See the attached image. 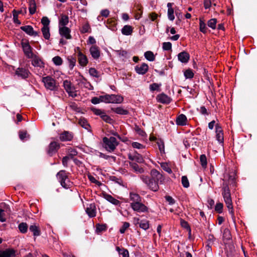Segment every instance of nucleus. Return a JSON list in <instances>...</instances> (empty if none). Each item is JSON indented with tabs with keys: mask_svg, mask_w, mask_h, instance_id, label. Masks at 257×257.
<instances>
[{
	"mask_svg": "<svg viewBox=\"0 0 257 257\" xmlns=\"http://www.w3.org/2000/svg\"><path fill=\"white\" fill-rule=\"evenodd\" d=\"M71 30L67 27H62L59 28V34L62 37H64L67 39H71L72 37L70 35Z\"/></svg>",
	"mask_w": 257,
	"mask_h": 257,
	"instance_id": "obj_14",
	"label": "nucleus"
},
{
	"mask_svg": "<svg viewBox=\"0 0 257 257\" xmlns=\"http://www.w3.org/2000/svg\"><path fill=\"white\" fill-rule=\"evenodd\" d=\"M200 161L202 167L205 168L207 164L206 156L205 155H201L200 157Z\"/></svg>",
	"mask_w": 257,
	"mask_h": 257,
	"instance_id": "obj_48",
	"label": "nucleus"
},
{
	"mask_svg": "<svg viewBox=\"0 0 257 257\" xmlns=\"http://www.w3.org/2000/svg\"><path fill=\"white\" fill-rule=\"evenodd\" d=\"M129 165L137 173H142L144 172V169L140 167L139 165L135 163L130 162Z\"/></svg>",
	"mask_w": 257,
	"mask_h": 257,
	"instance_id": "obj_32",
	"label": "nucleus"
},
{
	"mask_svg": "<svg viewBox=\"0 0 257 257\" xmlns=\"http://www.w3.org/2000/svg\"><path fill=\"white\" fill-rule=\"evenodd\" d=\"M223 204L221 203H217L215 207V210L218 213H221L222 212Z\"/></svg>",
	"mask_w": 257,
	"mask_h": 257,
	"instance_id": "obj_60",
	"label": "nucleus"
},
{
	"mask_svg": "<svg viewBox=\"0 0 257 257\" xmlns=\"http://www.w3.org/2000/svg\"><path fill=\"white\" fill-rule=\"evenodd\" d=\"M139 226L142 229L146 230L149 229L150 226L149 221L146 219L141 220Z\"/></svg>",
	"mask_w": 257,
	"mask_h": 257,
	"instance_id": "obj_35",
	"label": "nucleus"
},
{
	"mask_svg": "<svg viewBox=\"0 0 257 257\" xmlns=\"http://www.w3.org/2000/svg\"><path fill=\"white\" fill-rule=\"evenodd\" d=\"M15 75L18 77L23 79H25L29 77L30 72L28 69L23 67H19L15 71Z\"/></svg>",
	"mask_w": 257,
	"mask_h": 257,
	"instance_id": "obj_9",
	"label": "nucleus"
},
{
	"mask_svg": "<svg viewBox=\"0 0 257 257\" xmlns=\"http://www.w3.org/2000/svg\"><path fill=\"white\" fill-rule=\"evenodd\" d=\"M90 29V27L88 23H85L83 25L81 29V32L82 33H88Z\"/></svg>",
	"mask_w": 257,
	"mask_h": 257,
	"instance_id": "obj_53",
	"label": "nucleus"
},
{
	"mask_svg": "<svg viewBox=\"0 0 257 257\" xmlns=\"http://www.w3.org/2000/svg\"><path fill=\"white\" fill-rule=\"evenodd\" d=\"M111 110L113 112L118 114L127 115L128 113V111L127 109H124L121 106L117 107H111Z\"/></svg>",
	"mask_w": 257,
	"mask_h": 257,
	"instance_id": "obj_27",
	"label": "nucleus"
},
{
	"mask_svg": "<svg viewBox=\"0 0 257 257\" xmlns=\"http://www.w3.org/2000/svg\"><path fill=\"white\" fill-rule=\"evenodd\" d=\"M36 3L35 0H29V10L30 15L34 14L36 12Z\"/></svg>",
	"mask_w": 257,
	"mask_h": 257,
	"instance_id": "obj_30",
	"label": "nucleus"
},
{
	"mask_svg": "<svg viewBox=\"0 0 257 257\" xmlns=\"http://www.w3.org/2000/svg\"><path fill=\"white\" fill-rule=\"evenodd\" d=\"M89 51L93 59H97L100 57V51L97 46L95 45L92 46L90 48Z\"/></svg>",
	"mask_w": 257,
	"mask_h": 257,
	"instance_id": "obj_22",
	"label": "nucleus"
},
{
	"mask_svg": "<svg viewBox=\"0 0 257 257\" xmlns=\"http://www.w3.org/2000/svg\"><path fill=\"white\" fill-rule=\"evenodd\" d=\"M22 48L26 56L28 58H32L34 54L32 51V48L28 42H22Z\"/></svg>",
	"mask_w": 257,
	"mask_h": 257,
	"instance_id": "obj_11",
	"label": "nucleus"
},
{
	"mask_svg": "<svg viewBox=\"0 0 257 257\" xmlns=\"http://www.w3.org/2000/svg\"><path fill=\"white\" fill-rule=\"evenodd\" d=\"M173 3H168L167 4V7H168V19L170 20L173 21L175 17L174 15V9L172 8Z\"/></svg>",
	"mask_w": 257,
	"mask_h": 257,
	"instance_id": "obj_28",
	"label": "nucleus"
},
{
	"mask_svg": "<svg viewBox=\"0 0 257 257\" xmlns=\"http://www.w3.org/2000/svg\"><path fill=\"white\" fill-rule=\"evenodd\" d=\"M101 98V95L99 97H94L91 99V102L92 103H93L94 104H98L101 102H103V101L101 100L102 99Z\"/></svg>",
	"mask_w": 257,
	"mask_h": 257,
	"instance_id": "obj_58",
	"label": "nucleus"
},
{
	"mask_svg": "<svg viewBox=\"0 0 257 257\" xmlns=\"http://www.w3.org/2000/svg\"><path fill=\"white\" fill-rule=\"evenodd\" d=\"M136 131L140 136L143 137H145L147 136L146 133L139 127H136Z\"/></svg>",
	"mask_w": 257,
	"mask_h": 257,
	"instance_id": "obj_63",
	"label": "nucleus"
},
{
	"mask_svg": "<svg viewBox=\"0 0 257 257\" xmlns=\"http://www.w3.org/2000/svg\"><path fill=\"white\" fill-rule=\"evenodd\" d=\"M32 60V64L35 67L42 68L44 67V63L42 59L36 55H34Z\"/></svg>",
	"mask_w": 257,
	"mask_h": 257,
	"instance_id": "obj_16",
	"label": "nucleus"
},
{
	"mask_svg": "<svg viewBox=\"0 0 257 257\" xmlns=\"http://www.w3.org/2000/svg\"><path fill=\"white\" fill-rule=\"evenodd\" d=\"M156 100L158 102L168 104L172 100V98L164 93H161L156 96Z\"/></svg>",
	"mask_w": 257,
	"mask_h": 257,
	"instance_id": "obj_10",
	"label": "nucleus"
},
{
	"mask_svg": "<svg viewBox=\"0 0 257 257\" xmlns=\"http://www.w3.org/2000/svg\"><path fill=\"white\" fill-rule=\"evenodd\" d=\"M151 175L153 178H154L158 183H162L164 180L163 175L156 170H152Z\"/></svg>",
	"mask_w": 257,
	"mask_h": 257,
	"instance_id": "obj_26",
	"label": "nucleus"
},
{
	"mask_svg": "<svg viewBox=\"0 0 257 257\" xmlns=\"http://www.w3.org/2000/svg\"><path fill=\"white\" fill-rule=\"evenodd\" d=\"M184 75L186 79H191L194 77V73L190 69H188L184 72Z\"/></svg>",
	"mask_w": 257,
	"mask_h": 257,
	"instance_id": "obj_40",
	"label": "nucleus"
},
{
	"mask_svg": "<svg viewBox=\"0 0 257 257\" xmlns=\"http://www.w3.org/2000/svg\"><path fill=\"white\" fill-rule=\"evenodd\" d=\"M102 143L103 147L110 153L113 152L118 145V142L114 137H104Z\"/></svg>",
	"mask_w": 257,
	"mask_h": 257,
	"instance_id": "obj_3",
	"label": "nucleus"
},
{
	"mask_svg": "<svg viewBox=\"0 0 257 257\" xmlns=\"http://www.w3.org/2000/svg\"><path fill=\"white\" fill-rule=\"evenodd\" d=\"M222 183V192L224 202L228 209L229 212L231 214H233V206L232 203V200L231 198V194L229 188V185L235 183V174L234 173H231L229 174L224 175Z\"/></svg>",
	"mask_w": 257,
	"mask_h": 257,
	"instance_id": "obj_1",
	"label": "nucleus"
},
{
	"mask_svg": "<svg viewBox=\"0 0 257 257\" xmlns=\"http://www.w3.org/2000/svg\"><path fill=\"white\" fill-rule=\"evenodd\" d=\"M68 153L69 156L72 158L74 156H76L78 153L76 149L70 148L68 150Z\"/></svg>",
	"mask_w": 257,
	"mask_h": 257,
	"instance_id": "obj_56",
	"label": "nucleus"
},
{
	"mask_svg": "<svg viewBox=\"0 0 257 257\" xmlns=\"http://www.w3.org/2000/svg\"><path fill=\"white\" fill-rule=\"evenodd\" d=\"M130 226V223L127 222H124L123 223V225L119 229V232L120 233L122 234L124 233L126 230L127 228H128Z\"/></svg>",
	"mask_w": 257,
	"mask_h": 257,
	"instance_id": "obj_54",
	"label": "nucleus"
},
{
	"mask_svg": "<svg viewBox=\"0 0 257 257\" xmlns=\"http://www.w3.org/2000/svg\"><path fill=\"white\" fill-rule=\"evenodd\" d=\"M130 206L134 211L139 213L148 211V208L142 202V198L138 194L130 192Z\"/></svg>",
	"mask_w": 257,
	"mask_h": 257,
	"instance_id": "obj_2",
	"label": "nucleus"
},
{
	"mask_svg": "<svg viewBox=\"0 0 257 257\" xmlns=\"http://www.w3.org/2000/svg\"><path fill=\"white\" fill-rule=\"evenodd\" d=\"M101 118L107 123H111L112 121V119L109 115H107L106 113Z\"/></svg>",
	"mask_w": 257,
	"mask_h": 257,
	"instance_id": "obj_57",
	"label": "nucleus"
},
{
	"mask_svg": "<svg viewBox=\"0 0 257 257\" xmlns=\"http://www.w3.org/2000/svg\"><path fill=\"white\" fill-rule=\"evenodd\" d=\"M101 100L105 103H120L123 100V98L119 95L106 94L101 95Z\"/></svg>",
	"mask_w": 257,
	"mask_h": 257,
	"instance_id": "obj_5",
	"label": "nucleus"
},
{
	"mask_svg": "<svg viewBox=\"0 0 257 257\" xmlns=\"http://www.w3.org/2000/svg\"><path fill=\"white\" fill-rule=\"evenodd\" d=\"M16 251L14 249L8 248L0 252V257H15Z\"/></svg>",
	"mask_w": 257,
	"mask_h": 257,
	"instance_id": "obj_21",
	"label": "nucleus"
},
{
	"mask_svg": "<svg viewBox=\"0 0 257 257\" xmlns=\"http://www.w3.org/2000/svg\"><path fill=\"white\" fill-rule=\"evenodd\" d=\"M92 110L95 114L100 116V117L105 113L103 110L96 108H92Z\"/></svg>",
	"mask_w": 257,
	"mask_h": 257,
	"instance_id": "obj_50",
	"label": "nucleus"
},
{
	"mask_svg": "<svg viewBox=\"0 0 257 257\" xmlns=\"http://www.w3.org/2000/svg\"><path fill=\"white\" fill-rule=\"evenodd\" d=\"M73 136L72 133L68 131H64L60 134L59 139L62 142L70 141L73 139Z\"/></svg>",
	"mask_w": 257,
	"mask_h": 257,
	"instance_id": "obj_19",
	"label": "nucleus"
},
{
	"mask_svg": "<svg viewBox=\"0 0 257 257\" xmlns=\"http://www.w3.org/2000/svg\"><path fill=\"white\" fill-rule=\"evenodd\" d=\"M199 29L200 31L203 33H206L207 32V28L205 23L201 19L199 21Z\"/></svg>",
	"mask_w": 257,
	"mask_h": 257,
	"instance_id": "obj_42",
	"label": "nucleus"
},
{
	"mask_svg": "<svg viewBox=\"0 0 257 257\" xmlns=\"http://www.w3.org/2000/svg\"><path fill=\"white\" fill-rule=\"evenodd\" d=\"M162 48L164 51H170L172 50V44L171 42H164L162 44Z\"/></svg>",
	"mask_w": 257,
	"mask_h": 257,
	"instance_id": "obj_46",
	"label": "nucleus"
},
{
	"mask_svg": "<svg viewBox=\"0 0 257 257\" xmlns=\"http://www.w3.org/2000/svg\"><path fill=\"white\" fill-rule=\"evenodd\" d=\"M79 124L84 128L89 131L90 128V125L88 123L86 119L85 118H80L79 120Z\"/></svg>",
	"mask_w": 257,
	"mask_h": 257,
	"instance_id": "obj_34",
	"label": "nucleus"
},
{
	"mask_svg": "<svg viewBox=\"0 0 257 257\" xmlns=\"http://www.w3.org/2000/svg\"><path fill=\"white\" fill-rule=\"evenodd\" d=\"M135 154V161L137 162L138 163H143L144 161V159L142 155L139 154V153L135 152L134 153Z\"/></svg>",
	"mask_w": 257,
	"mask_h": 257,
	"instance_id": "obj_55",
	"label": "nucleus"
},
{
	"mask_svg": "<svg viewBox=\"0 0 257 257\" xmlns=\"http://www.w3.org/2000/svg\"><path fill=\"white\" fill-rule=\"evenodd\" d=\"M50 20L47 17H43L41 19V23L43 25V27H49Z\"/></svg>",
	"mask_w": 257,
	"mask_h": 257,
	"instance_id": "obj_51",
	"label": "nucleus"
},
{
	"mask_svg": "<svg viewBox=\"0 0 257 257\" xmlns=\"http://www.w3.org/2000/svg\"><path fill=\"white\" fill-rule=\"evenodd\" d=\"M104 198L107 201L110 202L113 205H116V206H120L121 202L119 200H117L116 199L113 197L111 195L108 194H104Z\"/></svg>",
	"mask_w": 257,
	"mask_h": 257,
	"instance_id": "obj_25",
	"label": "nucleus"
},
{
	"mask_svg": "<svg viewBox=\"0 0 257 257\" xmlns=\"http://www.w3.org/2000/svg\"><path fill=\"white\" fill-rule=\"evenodd\" d=\"M19 229L22 233H26L28 229L27 224L24 222L21 223L19 225Z\"/></svg>",
	"mask_w": 257,
	"mask_h": 257,
	"instance_id": "obj_43",
	"label": "nucleus"
},
{
	"mask_svg": "<svg viewBox=\"0 0 257 257\" xmlns=\"http://www.w3.org/2000/svg\"><path fill=\"white\" fill-rule=\"evenodd\" d=\"M223 237L227 240H229L231 238L230 232L228 229H224L223 232Z\"/></svg>",
	"mask_w": 257,
	"mask_h": 257,
	"instance_id": "obj_62",
	"label": "nucleus"
},
{
	"mask_svg": "<svg viewBox=\"0 0 257 257\" xmlns=\"http://www.w3.org/2000/svg\"><path fill=\"white\" fill-rule=\"evenodd\" d=\"M132 145L134 148H136V149H142L145 148V147L143 145H142L138 142H133L132 143Z\"/></svg>",
	"mask_w": 257,
	"mask_h": 257,
	"instance_id": "obj_61",
	"label": "nucleus"
},
{
	"mask_svg": "<svg viewBox=\"0 0 257 257\" xmlns=\"http://www.w3.org/2000/svg\"><path fill=\"white\" fill-rule=\"evenodd\" d=\"M86 212L90 217L96 216V207L94 204H90L86 208Z\"/></svg>",
	"mask_w": 257,
	"mask_h": 257,
	"instance_id": "obj_20",
	"label": "nucleus"
},
{
	"mask_svg": "<svg viewBox=\"0 0 257 257\" xmlns=\"http://www.w3.org/2000/svg\"><path fill=\"white\" fill-rule=\"evenodd\" d=\"M59 148L60 144L59 143L56 142H52L49 145L47 153L49 155L51 156L56 153Z\"/></svg>",
	"mask_w": 257,
	"mask_h": 257,
	"instance_id": "obj_12",
	"label": "nucleus"
},
{
	"mask_svg": "<svg viewBox=\"0 0 257 257\" xmlns=\"http://www.w3.org/2000/svg\"><path fill=\"white\" fill-rule=\"evenodd\" d=\"M116 250L120 255H122V257H129V253L127 249L120 248L119 247L117 246L116 247Z\"/></svg>",
	"mask_w": 257,
	"mask_h": 257,
	"instance_id": "obj_33",
	"label": "nucleus"
},
{
	"mask_svg": "<svg viewBox=\"0 0 257 257\" xmlns=\"http://www.w3.org/2000/svg\"><path fill=\"white\" fill-rule=\"evenodd\" d=\"M165 199L169 205H173L175 203V200L170 196H165Z\"/></svg>",
	"mask_w": 257,
	"mask_h": 257,
	"instance_id": "obj_64",
	"label": "nucleus"
},
{
	"mask_svg": "<svg viewBox=\"0 0 257 257\" xmlns=\"http://www.w3.org/2000/svg\"><path fill=\"white\" fill-rule=\"evenodd\" d=\"M142 180L150 189L153 191H157L159 188L158 183L154 178H150L147 176L142 175L141 177Z\"/></svg>",
	"mask_w": 257,
	"mask_h": 257,
	"instance_id": "obj_7",
	"label": "nucleus"
},
{
	"mask_svg": "<svg viewBox=\"0 0 257 257\" xmlns=\"http://www.w3.org/2000/svg\"><path fill=\"white\" fill-rule=\"evenodd\" d=\"M42 82L45 87L51 91H55L57 89V85L55 79L50 76H47L42 78Z\"/></svg>",
	"mask_w": 257,
	"mask_h": 257,
	"instance_id": "obj_6",
	"label": "nucleus"
},
{
	"mask_svg": "<svg viewBox=\"0 0 257 257\" xmlns=\"http://www.w3.org/2000/svg\"><path fill=\"white\" fill-rule=\"evenodd\" d=\"M161 167L164 171H165L166 172H168L169 174H171L172 172L171 169L166 163H162L161 164Z\"/></svg>",
	"mask_w": 257,
	"mask_h": 257,
	"instance_id": "obj_59",
	"label": "nucleus"
},
{
	"mask_svg": "<svg viewBox=\"0 0 257 257\" xmlns=\"http://www.w3.org/2000/svg\"><path fill=\"white\" fill-rule=\"evenodd\" d=\"M21 29L31 36H37L38 35V33L34 30L31 26L27 25L22 26Z\"/></svg>",
	"mask_w": 257,
	"mask_h": 257,
	"instance_id": "obj_18",
	"label": "nucleus"
},
{
	"mask_svg": "<svg viewBox=\"0 0 257 257\" xmlns=\"http://www.w3.org/2000/svg\"><path fill=\"white\" fill-rule=\"evenodd\" d=\"M69 23V18L67 16L62 15L59 21V28L66 27Z\"/></svg>",
	"mask_w": 257,
	"mask_h": 257,
	"instance_id": "obj_29",
	"label": "nucleus"
},
{
	"mask_svg": "<svg viewBox=\"0 0 257 257\" xmlns=\"http://www.w3.org/2000/svg\"><path fill=\"white\" fill-rule=\"evenodd\" d=\"M178 59L179 61L182 63H187L190 59V55L186 51H183L179 53L178 55Z\"/></svg>",
	"mask_w": 257,
	"mask_h": 257,
	"instance_id": "obj_17",
	"label": "nucleus"
},
{
	"mask_svg": "<svg viewBox=\"0 0 257 257\" xmlns=\"http://www.w3.org/2000/svg\"><path fill=\"white\" fill-rule=\"evenodd\" d=\"M161 83H153L150 85V90L151 91L153 92L154 91H160V87L161 86Z\"/></svg>",
	"mask_w": 257,
	"mask_h": 257,
	"instance_id": "obj_38",
	"label": "nucleus"
},
{
	"mask_svg": "<svg viewBox=\"0 0 257 257\" xmlns=\"http://www.w3.org/2000/svg\"><path fill=\"white\" fill-rule=\"evenodd\" d=\"M187 117L183 114L179 115L176 120V124L180 126H184L187 124Z\"/></svg>",
	"mask_w": 257,
	"mask_h": 257,
	"instance_id": "obj_24",
	"label": "nucleus"
},
{
	"mask_svg": "<svg viewBox=\"0 0 257 257\" xmlns=\"http://www.w3.org/2000/svg\"><path fill=\"white\" fill-rule=\"evenodd\" d=\"M63 86L69 96L72 97H75L77 96V94L75 90V87L70 81L68 80L63 81Z\"/></svg>",
	"mask_w": 257,
	"mask_h": 257,
	"instance_id": "obj_8",
	"label": "nucleus"
},
{
	"mask_svg": "<svg viewBox=\"0 0 257 257\" xmlns=\"http://www.w3.org/2000/svg\"><path fill=\"white\" fill-rule=\"evenodd\" d=\"M217 23V20L216 19H211L208 21L207 25L208 26L212 29H215L216 28Z\"/></svg>",
	"mask_w": 257,
	"mask_h": 257,
	"instance_id": "obj_44",
	"label": "nucleus"
},
{
	"mask_svg": "<svg viewBox=\"0 0 257 257\" xmlns=\"http://www.w3.org/2000/svg\"><path fill=\"white\" fill-rule=\"evenodd\" d=\"M133 28L130 25H125L121 29V33L125 36L131 35L133 33Z\"/></svg>",
	"mask_w": 257,
	"mask_h": 257,
	"instance_id": "obj_31",
	"label": "nucleus"
},
{
	"mask_svg": "<svg viewBox=\"0 0 257 257\" xmlns=\"http://www.w3.org/2000/svg\"><path fill=\"white\" fill-rule=\"evenodd\" d=\"M181 182L184 188H187L189 187L190 184L188 179L186 176H183L182 177Z\"/></svg>",
	"mask_w": 257,
	"mask_h": 257,
	"instance_id": "obj_45",
	"label": "nucleus"
},
{
	"mask_svg": "<svg viewBox=\"0 0 257 257\" xmlns=\"http://www.w3.org/2000/svg\"><path fill=\"white\" fill-rule=\"evenodd\" d=\"M77 57L79 64L81 66L84 67L87 64L88 62V59L86 56L84 55L81 52H78Z\"/></svg>",
	"mask_w": 257,
	"mask_h": 257,
	"instance_id": "obj_23",
	"label": "nucleus"
},
{
	"mask_svg": "<svg viewBox=\"0 0 257 257\" xmlns=\"http://www.w3.org/2000/svg\"><path fill=\"white\" fill-rule=\"evenodd\" d=\"M106 229V225L105 224H97L96 225V232L100 233Z\"/></svg>",
	"mask_w": 257,
	"mask_h": 257,
	"instance_id": "obj_41",
	"label": "nucleus"
},
{
	"mask_svg": "<svg viewBox=\"0 0 257 257\" xmlns=\"http://www.w3.org/2000/svg\"><path fill=\"white\" fill-rule=\"evenodd\" d=\"M145 58L149 61H154L155 59V57L154 53L150 51L146 52L144 53Z\"/></svg>",
	"mask_w": 257,
	"mask_h": 257,
	"instance_id": "obj_37",
	"label": "nucleus"
},
{
	"mask_svg": "<svg viewBox=\"0 0 257 257\" xmlns=\"http://www.w3.org/2000/svg\"><path fill=\"white\" fill-rule=\"evenodd\" d=\"M57 177L63 188L68 189L72 186L73 183L70 181L65 170L60 171L57 174Z\"/></svg>",
	"mask_w": 257,
	"mask_h": 257,
	"instance_id": "obj_4",
	"label": "nucleus"
},
{
	"mask_svg": "<svg viewBox=\"0 0 257 257\" xmlns=\"http://www.w3.org/2000/svg\"><path fill=\"white\" fill-rule=\"evenodd\" d=\"M180 224L182 227L186 229L189 232H191L190 227L188 223L186 221H185L182 219H180Z\"/></svg>",
	"mask_w": 257,
	"mask_h": 257,
	"instance_id": "obj_47",
	"label": "nucleus"
},
{
	"mask_svg": "<svg viewBox=\"0 0 257 257\" xmlns=\"http://www.w3.org/2000/svg\"><path fill=\"white\" fill-rule=\"evenodd\" d=\"M89 73L90 75L93 77L98 78V72L94 68H90L89 69Z\"/></svg>",
	"mask_w": 257,
	"mask_h": 257,
	"instance_id": "obj_52",
	"label": "nucleus"
},
{
	"mask_svg": "<svg viewBox=\"0 0 257 257\" xmlns=\"http://www.w3.org/2000/svg\"><path fill=\"white\" fill-rule=\"evenodd\" d=\"M135 70L137 73L140 75H144L148 72L149 66L146 63H143L141 65H137L135 68Z\"/></svg>",
	"mask_w": 257,
	"mask_h": 257,
	"instance_id": "obj_13",
	"label": "nucleus"
},
{
	"mask_svg": "<svg viewBox=\"0 0 257 257\" xmlns=\"http://www.w3.org/2000/svg\"><path fill=\"white\" fill-rule=\"evenodd\" d=\"M41 31L44 38L46 40L49 39L50 37L49 27H42Z\"/></svg>",
	"mask_w": 257,
	"mask_h": 257,
	"instance_id": "obj_36",
	"label": "nucleus"
},
{
	"mask_svg": "<svg viewBox=\"0 0 257 257\" xmlns=\"http://www.w3.org/2000/svg\"><path fill=\"white\" fill-rule=\"evenodd\" d=\"M30 230L33 232V235L36 236L40 235V231L38 226L35 225H31L29 228Z\"/></svg>",
	"mask_w": 257,
	"mask_h": 257,
	"instance_id": "obj_39",
	"label": "nucleus"
},
{
	"mask_svg": "<svg viewBox=\"0 0 257 257\" xmlns=\"http://www.w3.org/2000/svg\"><path fill=\"white\" fill-rule=\"evenodd\" d=\"M53 63L57 66H60L62 63V59L59 56H55L52 59Z\"/></svg>",
	"mask_w": 257,
	"mask_h": 257,
	"instance_id": "obj_49",
	"label": "nucleus"
},
{
	"mask_svg": "<svg viewBox=\"0 0 257 257\" xmlns=\"http://www.w3.org/2000/svg\"><path fill=\"white\" fill-rule=\"evenodd\" d=\"M216 138L217 141L220 143H223V134L222 130L220 125L218 123L216 124Z\"/></svg>",
	"mask_w": 257,
	"mask_h": 257,
	"instance_id": "obj_15",
	"label": "nucleus"
}]
</instances>
